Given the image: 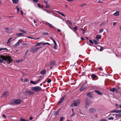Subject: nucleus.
Returning a JSON list of instances; mask_svg holds the SVG:
<instances>
[{
    "instance_id": "f257e3e1",
    "label": "nucleus",
    "mask_w": 121,
    "mask_h": 121,
    "mask_svg": "<svg viewBox=\"0 0 121 121\" xmlns=\"http://www.w3.org/2000/svg\"><path fill=\"white\" fill-rule=\"evenodd\" d=\"M0 58L4 60L8 64H9L13 61L11 57L9 56H4L1 55L0 56Z\"/></svg>"
},
{
    "instance_id": "f03ea898",
    "label": "nucleus",
    "mask_w": 121,
    "mask_h": 121,
    "mask_svg": "<svg viewBox=\"0 0 121 121\" xmlns=\"http://www.w3.org/2000/svg\"><path fill=\"white\" fill-rule=\"evenodd\" d=\"M31 89L33 91L37 92H39L41 91L42 90L41 87L39 86L31 87Z\"/></svg>"
},
{
    "instance_id": "7ed1b4c3",
    "label": "nucleus",
    "mask_w": 121,
    "mask_h": 121,
    "mask_svg": "<svg viewBox=\"0 0 121 121\" xmlns=\"http://www.w3.org/2000/svg\"><path fill=\"white\" fill-rule=\"evenodd\" d=\"M41 47H37L35 45L32 47L30 51L33 53H35L38 51Z\"/></svg>"
},
{
    "instance_id": "20e7f679",
    "label": "nucleus",
    "mask_w": 121,
    "mask_h": 121,
    "mask_svg": "<svg viewBox=\"0 0 121 121\" xmlns=\"http://www.w3.org/2000/svg\"><path fill=\"white\" fill-rule=\"evenodd\" d=\"M91 104V100L88 99L86 102L85 107L86 108H88L89 105Z\"/></svg>"
},
{
    "instance_id": "39448f33",
    "label": "nucleus",
    "mask_w": 121,
    "mask_h": 121,
    "mask_svg": "<svg viewBox=\"0 0 121 121\" xmlns=\"http://www.w3.org/2000/svg\"><path fill=\"white\" fill-rule=\"evenodd\" d=\"M41 44H42L43 45H46L47 44H48L49 45H50V44L48 43H43V42H42L37 43L35 45L37 47V46L40 45Z\"/></svg>"
},
{
    "instance_id": "423d86ee",
    "label": "nucleus",
    "mask_w": 121,
    "mask_h": 121,
    "mask_svg": "<svg viewBox=\"0 0 121 121\" xmlns=\"http://www.w3.org/2000/svg\"><path fill=\"white\" fill-rule=\"evenodd\" d=\"M25 92L26 95L29 96L32 95H34L35 94L34 93L30 91V90L26 91Z\"/></svg>"
},
{
    "instance_id": "0eeeda50",
    "label": "nucleus",
    "mask_w": 121,
    "mask_h": 121,
    "mask_svg": "<svg viewBox=\"0 0 121 121\" xmlns=\"http://www.w3.org/2000/svg\"><path fill=\"white\" fill-rule=\"evenodd\" d=\"M14 103L15 105L16 104H20L21 102V101L19 99H17L14 100Z\"/></svg>"
},
{
    "instance_id": "6e6552de",
    "label": "nucleus",
    "mask_w": 121,
    "mask_h": 121,
    "mask_svg": "<svg viewBox=\"0 0 121 121\" xmlns=\"http://www.w3.org/2000/svg\"><path fill=\"white\" fill-rule=\"evenodd\" d=\"M65 96H63L61 98L60 100L58 102V104L59 105L60 104H61L63 102L64 100L65 99Z\"/></svg>"
},
{
    "instance_id": "1a4fd4ad",
    "label": "nucleus",
    "mask_w": 121,
    "mask_h": 121,
    "mask_svg": "<svg viewBox=\"0 0 121 121\" xmlns=\"http://www.w3.org/2000/svg\"><path fill=\"white\" fill-rule=\"evenodd\" d=\"M80 102V100L78 99L76 100L75 102L73 103V105L74 106H76L78 105Z\"/></svg>"
},
{
    "instance_id": "9d476101",
    "label": "nucleus",
    "mask_w": 121,
    "mask_h": 121,
    "mask_svg": "<svg viewBox=\"0 0 121 121\" xmlns=\"http://www.w3.org/2000/svg\"><path fill=\"white\" fill-rule=\"evenodd\" d=\"M87 96L90 98H93V95L92 94V93L90 92H89L87 94Z\"/></svg>"
},
{
    "instance_id": "9b49d317",
    "label": "nucleus",
    "mask_w": 121,
    "mask_h": 121,
    "mask_svg": "<svg viewBox=\"0 0 121 121\" xmlns=\"http://www.w3.org/2000/svg\"><path fill=\"white\" fill-rule=\"evenodd\" d=\"M95 109L93 108H91L89 109V112L90 113L93 112L95 111Z\"/></svg>"
},
{
    "instance_id": "f8f14e48",
    "label": "nucleus",
    "mask_w": 121,
    "mask_h": 121,
    "mask_svg": "<svg viewBox=\"0 0 121 121\" xmlns=\"http://www.w3.org/2000/svg\"><path fill=\"white\" fill-rule=\"evenodd\" d=\"M56 63V61H52L50 62V65L52 66H54Z\"/></svg>"
},
{
    "instance_id": "ddd939ff",
    "label": "nucleus",
    "mask_w": 121,
    "mask_h": 121,
    "mask_svg": "<svg viewBox=\"0 0 121 121\" xmlns=\"http://www.w3.org/2000/svg\"><path fill=\"white\" fill-rule=\"evenodd\" d=\"M94 91L95 93L99 95H102V93L99 91L95 90Z\"/></svg>"
},
{
    "instance_id": "4468645a",
    "label": "nucleus",
    "mask_w": 121,
    "mask_h": 121,
    "mask_svg": "<svg viewBox=\"0 0 121 121\" xmlns=\"http://www.w3.org/2000/svg\"><path fill=\"white\" fill-rule=\"evenodd\" d=\"M8 93V92L7 91H5L4 92L3 94H2V95L1 96V97H6L7 96V93Z\"/></svg>"
},
{
    "instance_id": "2eb2a0df",
    "label": "nucleus",
    "mask_w": 121,
    "mask_h": 121,
    "mask_svg": "<svg viewBox=\"0 0 121 121\" xmlns=\"http://www.w3.org/2000/svg\"><path fill=\"white\" fill-rule=\"evenodd\" d=\"M46 72V71L45 69H43L42 71H41L40 72V73L42 75H44L45 74Z\"/></svg>"
},
{
    "instance_id": "dca6fc26",
    "label": "nucleus",
    "mask_w": 121,
    "mask_h": 121,
    "mask_svg": "<svg viewBox=\"0 0 121 121\" xmlns=\"http://www.w3.org/2000/svg\"><path fill=\"white\" fill-rule=\"evenodd\" d=\"M110 91L112 92H114V91L116 92L117 91V89L116 88H113L112 89H111L110 90Z\"/></svg>"
},
{
    "instance_id": "f3484780",
    "label": "nucleus",
    "mask_w": 121,
    "mask_h": 121,
    "mask_svg": "<svg viewBox=\"0 0 121 121\" xmlns=\"http://www.w3.org/2000/svg\"><path fill=\"white\" fill-rule=\"evenodd\" d=\"M101 37L102 36L101 35H98L96 36V38L98 39H100L101 38Z\"/></svg>"
},
{
    "instance_id": "a211bd4d",
    "label": "nucleus",
    "mask_w": 121,
    "mask_h": 121,
    "mask_svg": "<svg viewBox=\"0 0 121 121\" xmlns=\"http://www.w3.org/2000/svg\"><path fill=\"white\" fill-rule=\"evenodd\" d=\"M91 78L92 79L95 78L97 77V76L95 74H92L91 75Z\"/></svg>"
},
{
    "instance_id": "6ab92c4d",
    "label": "nucleus",
    "mask_w": 121,
    "mask_h": 121,
    "mask_svg": "<svg viewBox=\"0 0 121 121\" xmlns=\"http://www.w3.org/2000/svg\"><path fill=\"white\" fill-rule=\"evenodd\" d=\"M19 43L17 42L14 45H13V47L14 48H15L17 47V46H19Z\"/></svg>"
},
{
    "instance_id": "aec40b11",
    "label": "nucleus",
    "mask_w": 121,
    "mask_h": 121,
    "mask_svg": "<svg viewBox=\"0 0 121 121\" xmlns=\"http://www.w3.org/2000/svg\"><path fill=\"white\" fill-rule=\"evenodd\" d=\"M55 11L56 12H57V13H58L59 14H60L63 17H65V14H64L63 13H62L61 12H60V11Z\"/></svg>"
},
{
    "instance_id": "412c9836",
    "label": "nucleus",
    "mask_w": 121,
    "mask_h": 121,
    "mask_svg": "<svg viewBox=\"0 0 121 121\" xmlns=\"http://www.w3.org/2000/svg\"><path fill=\"white\" fill-rule=\"evenodd\" d=\"M16 35L20 37L23 36L24 35V34L22 33H17L16 34Z\"/></svg>"
},
{
    "instance_id": "4be33fe9",
    "label": "nucleus",
    "mask_w": 121,
    "mask_h": 121,
    "mask_svg": "<svg viewBox=\"0 0 121 121\" xmlns=\"http://www.w3.org/2000/svg\"><path fill=\"white\" fill-rule=\"evenodd\" d=\"M113 15L115 16H118L119 15V12L118 11L116 12L113 14Z\"/></svg>"
},
{
    "instance_id": "5701e85b",
    "label": "nucleus",
    "mask_w": 121,
    "mask_h": 121,
    "mask_svg": "<svg viewBox=\"0 0 121 121\" xmlns=\"http://www.w3.org/2000/svg\"><path fill=\"white\" fill-rule=\"evenodd\" d=\"M19 30L24 33L26 34L27 33V32L26 31H25L24 30H22V29H20Z\"/></svg>"
},
{
    "instance_id": "b1692460",
    "label": "nucleus",
    "mask_w": 121,
    "mask_h": 121,
    "mask_svg": "<svg viewBox=\"0 0 121 121\" xmlns=\"http://www.w3.org/2000/svg\"><path fill=\"white\" fill-rule=\"evenodd\" d=\"M84 85H83L81 88L80 90V91H82L84 89H85L86 88H84Z\"/></svg>"
},
{
    "instance_id": "393cba45",
    "label": "nucleus",
    "mask_w": 121,
    "mask_h": 121,
    "mask_svg": "<svg viewBox=\"0 0 121 121\" xmlns=\"http://www.w3.org/2000/svg\"><path fill=\"white\" fill-rule=\"evenodd\" d=\"M30 82L31 84H37V82H34V81H30Z\"/></svg>"
},
{
    "instance_id": "a878e982",
    "label": "nucleus",
    "mask_w": 121,
    "mask_h": 121,
    "mask_svg": "<svg viewBox=\"0 0 121 121\" xmlns=\"http://www.w3.org/2000/svg\"><path fill=\"white\" fill-rule=\"evenodd\" d=\"M55 46L53 48L54 49H56V47L57 46L56 43H54Z\"/></svg>"
},
{
    "instance_id": "bb28decb",
    "label": "nucleus",
    "mask_w": 121,
    "mask_h": 121,
    "mask_svg": "<svg viewBox=\"0 0 121 121\" xmlns=\"http://www.w3.org/2000/svg\"><path fill=\"white\" fill-rule=\"evenodd\" d=\"M12 1L14 3L17 4L18 2V1H17V0H13Z\"/></svg>"
},
{
    "instance_id": "cd10ccee",
    "label": "nucleus",
    "mask_w": 121,
    "mask_h": 121,
    "mask_svg": "<svg viewBox=\"0 0 121 121\" xmlns=\"http://www.w3.org/2000/svg\"><path fill=\"white\" fill-rule=\"evenodd\" d=\"M59 113V111L58 110H57L56 111L54 114V115L55 116L58 115Z\"/></svg>"
},
{
    "instance_id": "c85d7f7f",
    "label": "nucleus",
    "mask_w": 121,
    "mask_h": 121,
    "mask_svg": "<svg viewBox=\"0 0 121 121\" xmlns=\"http://www.w3.org/2000/svg\"><path fill=\"white\" fill-rule=\"evenodd\" d=\"M22 60H16V62L17 63H19L20 62H22Z\"/></svg>"
},
{
    "instance_id": "c756f323",
    "label": "nucleus",
    "mask_w": 121,
    "mask_h": 121,
    "mask_svg": "<svg viewBox=\"0 0 121 121\" xmlns=\"http://www.w3.org/2000/svg\"><path fill=\"white\" fill-rule=\"evenodd\" d=\"M16 9L17 10V11L18 13H19V9L18 7L17 6L16 7Z\"/></svg>"
},
{
    "instance_id": "7c9ffc66",
    "label": "nucleus",
    "mask_w": 121,
    "mask_h": 121,
    "mask_svg": "<svg viewBox=\"0 0 121 121\" xmlns=\"http://www.w3.org/2000/svg\"><path fill=\"white\" fill-rule=\"evenodd\" d=\"M48 26H49L50 27L52 28H54V26H52L51 24L50 23H49Z\"/></svg>"
},
{
    "instance_id": "2f4dec72",
    "label": "nucleus",
    "mask_w": 121,
    "mask_h": 121,
    "mask_svg": "<svg viewBox=\"0 0 121 121\" xmlns=\"http://www.w3.org/2000/svg\"><path fill=\"white\" fill-rule=\"evenodd\" d=\"M114 119V118L113 117H110L108 118V119L109 120H113Z\"/></svg>"
},
{
    "instance_id": "473e14b6",
    "label": "nucleus",
    "mask_w": 121,
    "mask_h": 121,
    "mask_svg": "<svg viewBox=\"0 0 121 121\" xmlns=\"http://www.w3.org/2000/svg\"><path fill=\"white\" fill-rule=\"evenodd\" d=\"M20 120L21 121H29L28 120H26L25 119L22 118H21Z\"/></svg>"
},
{
    "instance_id": "72a5a7b5",
    "label": "nucleus",
    "mask_w": 121,
    "mask_h": 121,
    "mask_svg": "<svg viewBox=\"0 0 121 121\" xmlns=\"http://www.w3.org/2000/svg\"><path fill=\"white\" fill-rule=\"evenodd\" d=\"M96 44H98V42L96 40H94L93 41Z\"/></svg>"
},
{
    "instance_id": "f704fd0d",
    "label": "nucleus",
    "mask_w": 121,
    "mask_h": 121,
    "mask_svg": "<svg viewBox=\"0 0 121 121\" xmlns=\"http://www.w3.org/2000/svg\"><path fill=\"white\" fill-rule=\"evenodd\" d=\"M12 38H10L7 41V43L9 44L10 43L11 41H10V40L12 39Z\"/></svg>"
},
{
    "instance_id": "c9c22d12",
    "label": "nucleus",
    "mask_w": 121,
    "mask_h": 121,
    "mask_svg": "<svg viewBox=\"0 0 121 121\" xmlns=\"http://www.w3.org/2000/svg\"><path fill=\"white\" fill-rule=\"evenodd\" d=\"M22 42V39H20L18 40L17 42L19 43L20 44V43H21Z\"/></svg>"
},
{
    "instance_id": "e433bc0d",
    "label": "nucleus",
    "mask_w": 121,
    "mask_h": 121,
    "mask_svg": "<svg viewBox=\"0 0 121 121\" xmlns=\"http://www.w3.org/2000/svg\"><path fill=\"white\" fill-rule=\"evenodd\" d=\"M4 60L3 59H0V63H3L4 62Z\"/></svg>"
},
{
    "instance_id": "4c0bfd02",
    "label": "nucleus",
    "mask_w": 121,
    "mask_h": 121,
    "mask_svg": "<svg viewBox=\"0 0 121 121\" xmlns=\"http://www.w3.org/2000/svg\"><path fill=\"white\" fill-rule=\"evenodd\" d=\"M43 9L44 10V11H46L47 12V13H49V14H50L51 13V12H49L48 11H47L46 10H45L44 9Z\"/></svg>"
},
{
    "instance_id": "58836bf2",
    "label": "nucleus",
    "mask_w": 121,
    "mask_h": 121,
    "mask_svg": "<svg viewBox=\"0 0 121 121\" xmlns=\"http://www.w3.org/2000/svg\"><path fill=\"white\" fill-rule=\"evenodd\" d=\"M3 50H8L7 49V48H0V51H1Z\"/></svg>"
},
{
    "instance_id": "ea45409f",
    "label": "nucleus",
    "mask_w": 121,
    "mask_h": 121,
    "mask_svg": "<svg viewBox=\"0 0 121 121\" xmlns=\"http://www.w3.org/2000/svg\"><path fill=\"white\" fill-rule=\"evenodd\" d=\"M73 29L75 31H76L77 30V28L76 26H75L73 28Z\"/></svg>"
},
{
    "instance_id": "a19ab883",
    "label": "nucleus",
    "mask_w": 121,
    "mask_h": 121,
    "mask_svg": "<svg viewBox=\"0 0 121 121\" xmlns=\"http://www.w3.org/2000/svg\"><path fill=\"white\" fill-rule=\"evenodd\" d=\"M103 31V30L102 29H101L100 30V31L99 32V33H101Z\"/></svg>"
},
{
    "instance_id": "79ce46f5",
    "label": "nucleus",
    "mask_w": 121,
    "mask_h": 121,
    "mask_svg": "<svg viewBox=\"0 0 121 121\" xmlns=\"http://www.w3.org/2000/svg\"><path fill=\"white\" fill-rule=\"evenodd\" d=\"M10 104H13V105H15L14 101L11 102Z\"/></svg>"
},
{
    "instance_id": "37998d69",
    "label": "nucleus",
    "mask_w": 121,
    "mask_h": 121,
    "mask_svg": "<svg viewBox=\"0 0 121 121\" xmlns=\"http://www.w3.org/2000/svg\"><path fill=\"white\" fill-rule=\"evenodd\" d=\"M42 34L43 35H49L48 33L47 32H43V33Z\"/></svg>"
},
{
    "instance_id": "c03bdc74",
    "label": "nucleus",
    "mask_w": 121,
    "mask_h": 121,
    "mask_svg": "<svg viewBox=\"0 0 121 121\" xmlns=\"http://www.w3.org/2000/svg\"><path fill=\"white\" fill-rule=\"evenodd\" d=\"M116 113H120V110H116Z\"/></svg>"
},
{
    "instance_id": "a18cd8bd",
    "label": "nucleus",
    "mask_w": 121,
    "mask_h": 121,
    "mask_svg": "<svg viewBox=\"0 0 121 121\" xmlns=\"http://www.w3.org/2000/svg\"><path fill=\"white\" fill-rule=\"evenodd\" d=\"M115 114L117 116H118V117H120V113Z\"/></svg>"
},
{
    "instance_id": "49530a36",
    "label": "nucleus",
    "mask_w": 121,
    "mask_h": 121,
    "mask_svg": "<svg viewBox=\"0 0 121 121\" xmlns=\"http://www.w3.org/2000/svg\"><path fill=\"white\" fill-rule=\"evenodd\" d=\"M86 5V3H84L82 4V5L80 6H85Z\"/></svg>"
},
{
    "instance_id": "de8ad7c7",
    "label": "nucleus",
    "mask_w": 121,
    "mask_h": 121,
    "mask_svg": "<svg viewBox=\"0 0 121 121\" xmlns=\"http://www.w3.org/2000/svg\"><path fill=\"white\" fill-rule=\"evenodd\" d=\"M89 41L90 43H91V44H93V41L91 40H89Z\"/></svg>"
},
{
    "instance_id": "09e8293b",
    "label": "nucleus",
    "mask_w": 121,
    "mask_h": 121,
    "mask_svg": "<svg viewBox=\"0 0 121 121\" xmlns=\"http://www.w3.org/2000/svg\"><path fill=\"white\" fill-rule=\"evenodd\" d=\"M51 80L50 79H49L47 81V82L48 83H50L51 82Z\"/></svg>"
},
{
    "instance_id": "8fccbe9b",
    "label": "nucleus",
    "mask_w": 121,
    "mask_h": 121,
    "mask_svg": "<svg viewBox=\"0 0 121 121\" xmlns=\"http://www.w3.org/2000/svg\"><path fill=\"white\" fill-rule=\"evenodd\" d=\"M111 112L112 113L116 112V110H113L111 111Z\"/></svg>"
},
{
    "instance_id": "3c124183",
    "label": "nucleus",
    "mask_w": 121,
    "mask_h": 121,
    "mask_svg": "<svg viewBox=\"0 0 121 121\" xmlns=\"http://www.w3.org/2000/svg\"><path fill=\"white\" fill-rule=\"evenodd\" d=\"M50 6L49 5H48L47 4L46 6V7L47 8H49Z\"/></svg>"
},
{
    "instance_id": "603ef678",
    "label": "nucleus",
    "mask_w": 121,
    "mask_h": 121,
    "mask_svg": "<svg viewBox=\"0 0 121 121\" xmlns=\"http://www.w3.org/2000/svg\"><path fill=\"white\" fill-rule=\"evenodd\" d=\"M28 81V80L27 79H26L24 80V82H26Z\"/></svg>"
},
{
    "instance_id": "864d4df0",
    "label": "nucleus",
    "mask_w": 121,
    "mask_h": 121,
    "mask_svg": "<svg viewBox=\"0 0 121 121\" xmlns=\"http://www.w3.org/2000/svg\"><path fill=\"white\" fill-rule=\"evenodd\" d=\"M44 23L45 24L48 26L50 23H49L48 22H45Z\"/></svg>"
},
{
    "instance_id": "5fc2aeb1",
    "label": "nucleus",
    "mask_w": 121,
    "mask_h": 121,
    "mask_svg": "<svg viewBox=\"0 0 121 121\" xmlns=\"http://www.w3.org/2000/svg\"><path fill=\"white\" fill-rule=\"evenodd\" d=\"M75 115V114L74 113H73L71 115V117H72L74 116Z\"/></svg>"
},
{
    "instance_id": "6e6d98bb",
    "label": "nucleus",
    "mask_w": 121,
    "mask_h": 121,
    "mask_svg": "<svg viewBox=\"0 0 121 121\" xmlns=\"http://www.w3.org/2000/svg\"><path fill=\"white\" fill-rule=\"evenodd\" d=\"M2 117H4L5 118H7V117L5 114H3L2 115Z\"/></svg>"
},
{
    "instance_id": "4d7b16f0",
    "label": "nucleus",
    "mask_w": 121,
    "mask_h": 121,
    "mask_svg": "<svg viewBox=\"0 0 121 121\" xmlns=\"http://www.w3.org/2000/svg\"><path fill=\"white\" fill-rule=\"evenodd\" d=\"M38 5L39 7L40 8H41V5L40 4H39V3L38 4Z\"/></svg>"
},
{
    "instance_id": "13d9d810",
    "label": "nucleus",
    "mask_w": 121,
    "mask_h": 121,
    "mask_svg": "<svg viewBox=\"0 0 121 121\" xmlns=\"http://www.w3.org/2000/svg\"><path fill=\"white\" fill-rule=\"evenodd\" d=\"M27 37L28 38H30V39H35L34 38H32V37H30V36H27Z\"/></svg>"
},
{
    "instance_id": "bf43d9fd",
    "label": "nucleus",
    "mask_w": 121,
    "mask_h": 121,
    "mask_svg": "<svg viewBox=\"0 0 121 121\" xmlns=\"http://www.w3.org/2000/svg\"><path fill=\"white\" fill-rule=\"evenodd\" d=\"M41 80V79H38V80H37V81H36V82H37V83H38V82H39L40 81V80Z\"/></svg>"
},
{
    "instance_id": "052dcab7",
    "label": "nucleus",
    "mask_w": 121,
    "mask_h": 121,
    "mask_svg": "<svg viewBox=\"0 0 121 121\" xmlns=\"http://www.w3.org/2000/svg\"><path fill=\"white\" fill-rule=\"evenodd\" d=\"M100 121H106V120L105 119H101Z\"/></svg>"
},
{
    "instance_id": "680f3d73",
    "label": "nucleus",
    "mask_w": 121,
    "mask_h": 121,
    "mask_svg": "<svg viewBox=\"0 0 121 121\" xmlns=\"http://www.w3.org/2000/svg\"><path fill=\"white\" fill-rule=\"evenodd\" d=\"M116 22H114L113 23V26H114L116 25Z\"/></svg>"
},
{
    "instance_id": "e2e57ef3",
    "label": "nucleus",
    "mask_w": 121,
    "mask_h": 121,
    "mask_svg": "<svg viewBox=\"0 0 121 121\" xmlns=\"http://www.w3.org/2000/svg\"><path fill=\"white\" fill-rule=\"evenodd\" d=\"M103 49L102 47V48L101 47H100V51H103Z\"/></svg>"
},
{
    "instance_id": "0e129e2a",
    "label": "nucleus",
    "mask_w": 121,
    "mask_h": 121,
    "mask_svg": "<svg viewBox=\"0 0 121 121\" xmlns=\"http://www.w3.org/2000/svg\"><path fill=\"white\" fill-rule=\"evenodd\" d=\"M5 31L6 33H9V30H5Z\"/></svg>"
},
{
    "instance_id": "69168bd1",
    "label": "nucleus",
    "mask_w": 121,
    "mask_h": 121,
    "mask_svg": "<svg viewBox=\"0 0 121 121\" xmlns=\"http://www.w3.org/2000/svg\"><path fill=\"white\" fill-rule=\"evenodd\" d=\"M21 14L22 15H23V12L22 10H21Z\"/></svg>"
},
{
    "instance_id": "338daca9",
    "label": "nucleus",
    "mask_w": 121,
    "mask_h": 121,
    "mask_svg": "<svg viewBox=\"0 0 121 121\" xmlns=\"http://www.w3.org/2000/svg\"><path fill=\"white\" fill-rule=\"evenodd\" d=\"M33 1L34 2H37L38 1V0H33Z\"/></svg>"
},
{
    "instance_id": "774afa93",
    "label": "nucleus",
    "mask_w": 121,
    "mask_h": 121,
    "mask_svg": "<svg viewBox=\"0 0 121 121\" xmlns=\"http://www.w3.org/2000/svg\"><path fill=\"white\" fill-rule=\"evenodd\" d=\"M44 2L46 4H48V2L47 1H44Z\"/></svg>"
}]
</instances>
